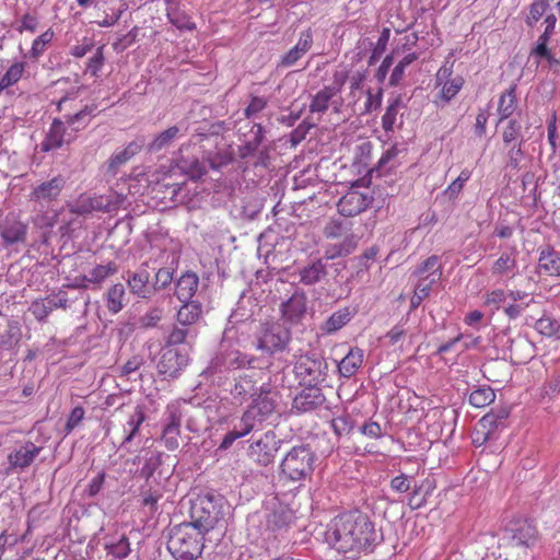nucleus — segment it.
I'll return each instance as SVG.
<instances>
[{
    "label": "nucleus",
    "instance_id": "nucleus-1",
    "mask_svg": "<svg viewBox=\"0 0 560 560\" xmlns=\"http://www.w3.org/2000/svg\"><path fill=\"white\" fill-rule=\"evenodd\" d=\"M377 539L374 524L359 511L336 516L325 532L327 544L339 552H360L370 549Z\"/></svg>",
    "mask_w": 560,
    "mask_h": 560
},
{
    "label": "nucleus",
    "instance_id": "nucleus-2",
    "mask_svg": "<svg viewBox=\"0 0 560 560\" xmlns=\"http://www.w3.org/2000/svg\"><path fill=\"white\" fill-rule=\"evenodd\" d=\"M80 89L68 92L57 102V110L63 113L62 117L54 118L45 139L40 143L43 152H49L70 143L77 137V132L84 129L95 116L97 105L92 103L71 113L72 102L77 100Z\"/></svg>",
    "mask_w": 560,
    "mask_h": 560
},
{
    "label": "nucleus",
    "instance_id": "nucleus-3",
    "mask_svg": "<svg viewBox=\"0 0 560 560\" xmlns=\"http://www.w3.org/2000/svg\"><path fill=\"white\" fill-rule=\"evenodd\" d=\"M225 501L222 495L206 493L198 495L190 506L192 527L200 533L213 529L224 516Z\"/></svg>",
    "mask_w": 560,
    "mask_h": 560
},
{
    "label": "nucleus",
    "instance_id": "nucleus-4",
    "mask_svg": "<svg viewBox=\"0 0 560 560\" xmlns=\"http://www.w3.org/2000/svg\"><path fill=\"white\" fill-rule=\"evenodd\" d=\"M202 535L191 524H179L170 533L167 549L176 560H195L202 552Z\"/></svg>",
    "mask_w": 560,
    "mask_h": 560
},
{
    "label": "nucleus",
    "instance_id": "nucleus-5",
    "mask_svg": "<svg viewBox=\"0 0 560 560\" xmlns=\"http://www.w3.org/2000/svg\"><path fill=\"white\" fill-rule=\"evenodd\" d=\"M315 458L307 445L292 447L280 464L281 478L293 482L306 480L314 470Z\"/></svg>",
    "mask_w": 560,
    "mask_h": 560
},
{
    "label": "nucleus",
    "instance_id": "nucleus-6",
    "mask_svg": "<svg viewBox=\"0 0 560 560\" xmlns=\"http://www.w3.org/2000/svg\"><path fill=\"white\" fill-rule=\"evenodd\" d=\"M257 349L269 354L285 350L291 331L279 322L264 323L257 332Z\"/></svg>",
    "mask_w": 560,
    "mask_h": 560
},
{
    "label": "nucleus",
    "instance_id": "nucleus-7",
    "mask_svg": "<svg viewBox=\"0 0 560 560\" xmlns=\"http://www.w3.org/2000/svg\"><path fill=\"white\" fill-rule=\"evenodd\" d=\"M66 183V177L58 174L50 179L32 184L28 201L32 203L33 209L49 208L52 202L59 199Z\"/></svg>",
    "mask_w": 560,
    "mask_h": 560
},
{
    "label": "nucleus",
    "instance_id": "nucleus-8",
    "mask_svg": "<svg viewBox=\"0 0 560 560\" xmlns=\"http://www.w3.org/2000/svg\"><path fill=\"white\" fill-rule=\"evenodd\" d=\"M327 362L315 353L302 354L295 362V373L301 381L308 384H317L325 380Z\"/></svg>",
    "mask_w": 560,
    "mask_h": 560
},
{
    "label": "nucleus",
    "instance_id": "nucleus-9",
    "mask_svg": "<svg viewBox=\"0 0 560 560\" xmlns=\"http://www.w3.org/2000/svg\"><path fill=\"white\" fill-rule=\"evenodd\" d=\"M154 270L149 261H144L135 271H128L126 282L130 293L142 300L152 299L154 287L151 278Z\"/></svg>",
    "mask_w": 560,
    "mask_h": 560
},
{
    "label": "nucleus",
    "instance_id": "nucleus-10",
    "mask_svg": "<svg viewBox=\"0 0 560 560\" xmlns=\"http://www.w3.org/2000/svg\"><path fill=\"white\" fill-rule=\"evenodd\" d=\"M280 447V440L273 431L265 432L259 439L253 441L248 447V456L260 466H268L275 459Z\"/></svg>",
    "mask_w": 560,
    "mask_h": 560
},
{
    "label": "nucleus",
    "instance_id": "nucleus-11",
    "mask_svg": "<svg viewBox=\"0 0 560 560\" xmlns=\"http://www.w3.org/2000/svg\"><path fill=\"white\" fill-rule=\"evenodd\" d=\"M264 375L265 373L258 370H247L238 374L230 390L233 398L240 402L254 398L259 392V385L264 383Z\"/></svg>",
    "mask_w": 560,
    "mask_h": 560
},
{
    "label": "nucleus",
    "instance_id": "nucleus-12",
    "mask_svg": "<svg viewBox=\"0 0 560 560\" xmlns=\"http://www.w3.org/2000/svg\"><path fill=\"white\" fill-rule=\"evenodd\" d=\"M508 539L514 547L533 548L539 536L536 526L528 520H517L506 528Z\"/></svg>",
    "mask_w": 560,
    "mask_h": 560
},
{
    "label": "nucleus",
    "instance_id": "nucleus-13",
    "mask_svg": "<svg viewBox=\"0 0 560 560\" xmlns=\"http://www.w3.org/2000/svg\"><path fill=\"white\" fill-rule=\"evenodd\" d=\"M42 450V446L35 445L32 441H24L16 444L8 455V472L24 470L30 467Z\"/></svg>",
    "mask_w": 560,
    "mask_h": 560
},
{
    "label": "nucleus",
    "instance_id": "nucleus-14",
    "mask_svg": "<svg viewBox=\"0 0 560 560\" xmlns=\"http://www.w3.org/2000/svg\"><path fill=\"white\" fill-rule=\"evenodd\" d=\"M307 308L306 293L295 288L290 298L280 305L282 318L291 324H298L303 318Z\"/></svg>",
    "mask_w": 560,
    "mask_h": 560
},
{
    "label": "nucleus",
    "instance_id": "nucleus-15",
    "mask_svg": "<svg viewBox=\"0 0 560 560\" xmlns=\"http://www.w3.org/2000/svg\"><path fill=\"white\" fill-rule=\"evenodd\" d=\"M373 197L358 190H350L338 202V211L343 217H354L366 210Z\"/></svg>",
    "mask_w": 560,
    "mask_h": 560
},
{
    "label": "nucleus",
    "instance_id": "nucleus-16",
    "mask_svg": "<svg viewBox=\"0 0 560 560\" xmlns=\"http://www.w3.org/2000/svg\"><path fill=\"white\" fill-rule=\"evenodd\" d=\"M313 46V33L308 28L300 34L299 40L291 49L281 56L278 67L290 68L298 63Z\"/></svg>",
    "mask_w": 560,
    "mask_h": 560
},
{
    "label": "nucleus",
    "instance_id": "nucleus-17",
    "mask_svg": "<svg viewBox=\"0 0 560 560\" xmlns=\"http://www.w3.org/2000/svg\"><path fill=\"white\" fill-rule=\"evenodd\" d=\"M325 402V396L317 387H308L296 395L292 402V408L298 412H310Z\"/></svg>",
    "mask_w": 560,
    "mask_h": 560
},
{
    "label": "nucleus",
    "instance_id": "nucleus-18",
    "mask_svg": "<svg viewBox=\"0 0 560 560\" xmlns=\"http://www.w3.org/2000/svg\"><path fill=\"white\" fill-rule=\"evenodd\" d=\"M27 235V225L19 220L7 218L0 223V236L7 246L24 243Z\"/></svg>",
    "mask_w": 560,
    "mask_h": 560
},
{
    "label": "nucleus",
    "instance_id": "nucleus-19",
    "mask_svg": "<svg viewBox=\"0 0 560 560\" xmlns=\"http://www.w3.org/2000/svg\"><path fill=\"white\" fill-rule=\"evenodd\" d=\"M249 406L260 418H262L264 421L273 413L276 409V400L271 396L269 384L261 383L259 385V392L253 398V401Z\"/></svg>",
    "mask_w": 560,
    "mask_h": 560
},
{
    "label": "nucleus",
    "instance_id": "nucleus-20",
    "mask_svg": "<svg viewBox=\"0 0 560 560\" xmlns=\"http://www.w3.org/2000/svg\"><path fill=\"white\" fill-rule=\"evenodd\" d=\"M104 549L110 560H122L131 552L130 542L125 534L106 535L104 537Z\"/></svg>",
    "mask_w": 560,
    "mask_h": 560
},
{
    "label": "nucleus",
    "instance_id": "nucleus-21",
    "mask_svg": "<svg viewBox=\"0 0 560 560\" xmlns=\"http://www.w3.org/2000/svg\"><path fill=\"white\" fill-rule=\"evenodd\" d=\"M144 145L143 140H135L130 142L121 151L115 152L107 162V172L116 175L118 170L126 164L131 158L138 154Z\"/></svg>",
    "mask_w": 560,
    "mask_h": 560
},
{
    "label": "nucleus",
    "instance_id": "nucleus-22",
    "mask_svg": "<svg viewBox=\"0 0 560 560\" xmlns=\"http://www.w3.org/2000/svg\"><path fill=\"white\" fill-rule=\"evenodd\" d=\"M199 285V278L192 271L183 273L175 283V295L180 302L192 300Z\"/></svg>",
    "mask_w": 560,
    "mask_h": 560
},
{
    "label": "nucleus",
    "instance_id": "nucleus-23",
    "mask_svg": "<svg viewBox=\"0 0 560 560\" xmlns=\"http://www.w3.org/2000/svg\"><path fill=\"white\" fill-rule=\"evenodd\" d=\"M182 303L183 305L176 314V320L180 326L194 327L202 317V304L197 300H188Z\"/></svg>",
    "mask_w": 560,
    "mask_h": 560
},
{
    "label": "nucleus",
    "instance_id": "nucleus-24",
    "mask_svg": "<svg viewBox=\"0 0 560 560\" xmlns=\"http://www.w3.org/2000/svg\"><path fill=\"white\" fill-rule=\"evenodd\" d=\"M92 211L113 212L120 208L125 201V196L116 191L106 195L90 196Z\"/></svg>",
    "mask_w": 560,
    "mask_h": 560
},
{
    "label": "nucleus",
    "instance_id": "nucleus-25",
    "mask_svg": "<svg viewBox=\"0 0 560 560\" xmlns=\"http://www.w3.org/2000/svg\"><path fill=\"white\" fill-rule=\"evenodd\" d=\"M363 359V350L358 347L351 348L348 354L338 363V371L340 375L346 378L353 376L361 368Z\"/></svg>",
    "mask_w": 560,
    "mask_h": 560
},
{
    "label": "nucleus",
    "instance_id": "nucleus-26",
    "mask_svg": "<svg viewBox=\"0 0 560 560\" xmlns=\"http://www.w3.org/2000/svg\"><path fill=\"white\" fill-rule=\"evenodd\" d=\"M538 272L545 276H560V253L551 248L541 250Z\"/></svg>",
    "mask_w": 560,
    "mask_h": 560
},
{
    "label": "nucleus",
    "instance_id": "nucleus-27",
    "mask_svg": "<svg viewBox=\"0 0 560 560\" xmlns=\"http://www.w3.org/2000/svg\"><path fill=\"white\" fill-rule=\"evenodd\" d=\"M413 273L421 279H427L429 282H436L442 277V265L440 258L436 255H432L427 258L420 266L416 268Z\"/></svg>",
    "mask_w": 560,
    "mask_h": 560
},
{
    "label": "nucleus",
    "instance_id": "nucleus-28",
    "mask_svg": "<svg viewBox=\"0 0 560 560\" xmlns=\"http://www.w3.org/2000/svg\"><path fill=\"white\" fill-rule=\"evenodd\" d=\"M300 281L305 285H313L325 278L326 266L320 259L314 260L300 270Z\"/></svg>",
    "mask_w": 560,
    "mask_h": 560
},
{
    "label": "nucleus",
    "instance_id": "nucleus-29",
    "mask_svg": "<svg viewBox=\"0 0 560 560\" xmlns=\"http://www.w3.org/2000/svg\"><path fill=\"white\" fill-rule=\"evenodd\" d=\"M336 95H338V88L324 86L313 96L310 104V112L325 113L329 107V103Z\"/></svg>",
    "mask_w": 560,
    "mask_h": 560
},
{
    "label": "nucleus",
    "instance_id": "nucleus-30",
    "mask_svg": "<svg viewBox=\"0 0 560 560\" xmlns=\"http://www.w3.org/2000/svg\"><path fill=\"white\" fill-rule=\"evenodd\" d=\"M516 250L513 253H503L492 265L491 272L493 276H514V271L517 269V261L515 258Z\"/></svg>",
    "mask_w": 560,
    "mask_h": 560
},
{
    "label": "nucleus",
    "instance_id": "nucleus-31",
    "mask_svg": "<svg viewBox=\"0 0 560 560\" xmlns=\"http://www.w3.org/2000/svg\"><path fill=\"white\" fill-rule=\"evenodd\" d=\"M144 420L145 415L142 407L137 406L133 413L130 416L129 420L124 427L125 438L122 440L121 446L130 443L137 436L139 429Z\"/></svg>",
    "mask_w": 560,
    "mask_h": 560
},
{
    "label": "nucleus",
    "instance_id": "nucleus-32",
    "mask_svg": "<svg viewBox=\"0 0 560 560\" xmlns=\"http://www.w3.org/2000/svg\"><path fill=\"white\" fill-rule=\"evenodd\" d=\"M342 237L343 241L340 244L332 245L326 250V257L328 259H332L338 256L349 255L357 247L359 237L355 234L349 233L348 231L345 233Z\"/></svg>",
    "mask_w": 560,
    "mask_h": 560
},
{
    "label": "nucleus",
    "instance_id": "nucleus-33",
    "mask_svg": "<svg viewBox=\"0 0 560 560\" xmlns=\"http://www.w3.org/2000/svg\"><path fill=\"white\" fill-rule=\"evenodd\" d=\"M516 104V85H512L500 96L498 105L500 121L509 118L515 112Z\"/></svg>",
    "mask_w": 560,
    "mask_h": 560
},
{
    "label": "nucleus",
    "instance_id": "nucleus-34",
    "mask_svg": "<svg viewBox=\"0 0 560 560\" xmlns=\"http://www.w3.org/2000/svg\"><path fill=\"white\" fill-rule=\"evenodd\" d=\"M126 290L124 284L116 283L112 285L107 292L106 306L113 314H117L125 306Z\"/></svg>",
    "mask_w": 560,
    "mask_h": 560
},
{
    "label": "nucleus",
    "instance_id": "nucleus-35",
    "mask_svg": "<svg viewBox=\"0 0 560 560\" xmlns=\"http://www.w3.org/2000/svg\"><path fill=\"white\" fill-rule=\"evenodd\" d=\"M510 415V408L509 407H499L497 409H492L490 412L485 415L479 420V425L482 429H490L494 430L498 429L499 425H501L502 421L505 420Z\"/></svg>",
    "mask_w": 560,
    "mask_h": 560
},
{
    "label": "nucleus",
    "instance_id": "nucleus-36",
    "mask_svg": "<svg viewBox=\"0 0 560 560\" xmlns=\"http://www.w3.org/2000/svg\"><path fill=\"white\" fill-rule=\"evenodd\" d=\"M25 71V62L18 61L12 63L3 77L0 79V94L8 88L16 84Z\"/></svg>",
    "mask_w": 560,
    "mask_h": 560
},
{
    "label": "nucleus",
    "instance_id": "nucleus-37",
    "mask_svg": "<svg viewBox=\"0 0 560 560\" xmlns=\"http://www.w3.org/2000/svg\"><path fill=\"white\" fill-rule=\"evenodd\" d=\"M264 422L250 406L243 412L240 421L235 427L246 436Z\"/></svg>",
    "mask_w": 560,
    "mask_h": 560
},
{
    "label": "nucleus",
    "instance_id": "nucleus-38",
    "mask_svg": "<svg viewBox=\"0 0 560 560\" xmlns=\"http://www.w3.org/2000/svg\"><path fill=\"white\" fill-rule=\"evenodd\" d=\"M197 336V330L190 326H175L168 335L167 343L170 346H177L185 342H190Z\"/></svg>",
    "mask_w": 560,
    "mask_h": 560
},
{
    "label": "nucleus",
    "instance_id": "nucleus-39",
    "mask_svg": "<svg viewBox=\"0 0 560 560\" xmlns=\"http://www.w3.org/2000/svg\"><path fill=\"white\" fill-rule=\"evenodd\" d=\"M351 312L348 307L338 310L332 313L325 322L324 330L328 334L335 332L342 328L351 319Z\"/></svg>",
    "mask_w": 560,
    "mask_h": 560
},
{
    "label": "nucleus",
    "instance_id": "nucleus-40",
    "mask_svg": "<svg viewBox=\"0 0 560 560\" xmlns=\"http://www.w3.org/2000/svg\"><path fill=\"white\" fill-rule=\"evenodd\" d=\"M183 410L178 401H173L166 406L162 417L164 428H179L182 427Z\"/></svg>",
    "mask_w": 560,
    "mask_h": 560
},
{
    "label": "nucleus",
    "instance_id": "nucleus-41",
    "mask_svg": "<svg viewBox=\"0 0 560 560\" xmlns=\"http://www.w3.org/2000/svg\"><path fill=\"white\" fill-rule=\"evenodd\" d=\"M178 135L179 128L177 126L167 128L154 138V140L149 144V150L151 152H158L167 148Z\"/></svg>",
    "mask_w": 560,
    "mask_h": 560
},
{
    "label": "nucleus",
    "instance_id": "nucleus-42",
    "mask_svg": "<svg viewBox=\"0 0 560 560\" xmlns=\"http://www.w3.org/2000/svg\"><path fill=\"white\" fill-rule=\"evenodd\" d=\"M118 271V266L114 261H109L106 265H97L90 271L89 277H84V280H88L93 283H100L104 281L107 277L115 275Z\"/></svg>",
    "mask_w": 560,
    "mask_h": 560
},
{
    "label": "nucleus",
    "instance_id": "nucleus-43",
    "mask_svg": "<svg viewBox=\"0 0 560 560\" xmlns=\"http://www.w3.org/2000/svg\"><path fill=\"white\" fill-rule=\"evenodd\" d=\"M495 399V393L490 387H482L472 390L469 395V402L477 408H483Z\"/></svg>",
    "mask_w": 560,
    "mask_h": 560
},
{
    "label": "nucleus",
    "instance_id": "nucleus-44",
    "mask_svg": "<svg viewBox=\"0 0 560 560\" xmlns=\"http://www.w3.org/2000/svg\"><path fill=\"white\" fill-rule=\"evenodd\" d=\"M152 483L144 482L140 488V495L142 504L149 506L151 511H155L158 501L161 499V490L159 487H153Z\"/></svg>",
    "mask_w": 560,
    "mask_h": 560
},
{
    "label": "nucleus",
    "instance_id": "nucleus-45",
    "mask_svg": "<svg viewBox=\"0 0 560 560\" xmlns=\"http://www.w3.org/2000/svg\"><path fill=\"white\" fill-rule=\"evenodd\" d=\"M402 107L400 97H396L387 106L385 114L382 117V127L386 132L393 131L396 122L399 108Z\"/></svg>",
    "mask_w": 560,
    "mask_h": 560
},
{
    "label": "nucleus",
    "instance_id": "nucleus-46",
    "mask_svg": "<svg viewBox=\"0 0 560 560\" xmlns=\"http://www.w3.org/2000/svg\"><path fill=\"white\" fill-rule=\"evenodd\" d=\"M418 58L419 55L417 52L407 54L394 68L389 78V84L398 85L405 75L406 68L415 62Z\"/></svg>",
    "mask_w": 560,
    "mask_h": 560
},
{
    "label": "nucleus",
    "instance_id": "nucleus-47",
    "mask_svg": "<svg viewBox=\"0 0 560 560\" xmlns=\"http://www.w3.org/2000/svg\"><path fill=\"white\" fill-rule=\"evenodd\" d=\"M167 18L170 22L178 30L191 31L196 26L195 23L191 21L190 16H188L185 12L178 9L168 10Z\"/></svg>",
    "mask_w": 560,
    "mask_h": 560
},
{
    "label": "nucleus",
    "instance_id": "nucleus-48",
    "mask_svg": "<svg viewBox=\"0 0 560 560\" xmlns=\"http://www.w3.org/2000/svg\"><path fill=\"white\" fill-rule=\"evenodd\" d=\"M36 214L33 218V223L40 229H49L56 224L57 213L49 210V208L44 209H33Z\"/></svg>",
    "mask_w": 560,
    "mask_h": 560
},
{
    "label": "nucleus",
    "instance_id": "nucleus-49",
    "mask_svg": "<svg viewBox=\"0 0 560 560\" xmlns=\"http://www.w3.org/2000/svg\"><path fill=\"white\" fill-rule=\"evenodd\" d=\"M535 328L539 334L552 337L559 332L560 324L549 316H542L536 322Z\"/></svg>",
    "mask_w": 560,
    "mask_h": 560
},
{
    "label": "nucleus",
    "instance_id": "nucleus-50",
    "mask_svg": "<svg viewBox=\"0 0 560 560\" xmlns=\"http://www.w3.org/2000/svg\"><path fill=\"white\" fill-rule=\"evenodd\" d=\"M54 38V32L49 28L45 31L42 35L33 40L31 48V57L37 59L39 56L44 54L46 50L47 44H49Z\"/></svg>",
    "mask_w": 560,
    "mask_h": 560
},
{
    "label": "nucleus",
    "instance_id": "nucleus-51",
    "mask_svg": "<svg viewBox=\"0 0 560 560\" xmlns=\"http://www.w3.org/2000/svg\"><path fill=\"white\" fill-rule=\"evenodd\" d=\"M549 8V0H535L529 7V13L526 16V23L533 26L546 13Z\"/></svg>",
    "mask_w": 560,
    "mask_h": 560
},
{
    "label": "nucleus",
    "instance_id": "nucleus-52",
    "mask_svg": "<svg viewBox=\"0 0 560 560\" xmlns=\"http://www.w3.org/2000/svg\"><path fill=\"white\" fill-rule=\"evenodd\" d=\"M154 280L152 284L154 287V294L158 291L166 289L173 281V271L168 268H159L153 271Z\"/></svg>",
    "mask_w": 560,
    "mask_h": 560
},
{
    "label": "nucleus",
    "instance_id": "nucleus-53",
    "mask_svg": "<svg viewBox=\"0 0 560 560\" xmlns=\"http://www.w3.org/2000/svg\"><path fill=\"white\" fill-rule=\"evenodd\" d=\"M161 465V455L159 453H151L140 469V476L145 479V482H153L151 477Z\"/></svg>",
    "mask_w": 560,
    "mask_h": 560
},
{
    "label": "nucleus",
    "instance_id": "nucleus-54",
    "mask_svg": "<svg viewBox=\"0 0 560 560\" xmlns=\"http://www.w3.org/2000/svg\"><path fill=\"white\" fill-rule=\"evenodd\" d=\"M431 285L432 282L427 281V279L419 280L418 284L416 285L413 296L410 300L411 310L419 307L421 302L429 296Z\"/></svg>",
    "mask_w": 560,
    "mask_h": 560
},
{
    "label": "nucleus",
    "instance_id": "nucleus-55",
    "mask_svg": "<svg viewBox=\"0 0 560 560\" xmlns=\"http://www.w3.org/2000/svg\"><path fill=\"white\" fill-rule=\"evenodd\" d=\"M522 125L517 119H510L506 127L502 131V140L509 145L521 138Z\"/></svg>",
    "mask_w": 560,
    "mask_h": 560
},
{
    "label": "nucleus",
    "instance_id": "nucleus-56",
    "mask_svg": "<svg viewBox=\"0 0 560 560\" xmlns=\"http://www.w3.org/2000/svg\"><path fill=\"white\" fill-rule=\"evenodd\" d=\"M180 429L179 428H164L162 430L161 440L168 451H175L179 447Z\"/></svg>",
    "mask_w": 560,
    "mask_h": 560
},
{
    "label": "nucleus",
    "instance_id": "nucleus-57",
    "mask_svg": "<svg viewBox=\"0 0 560 560\" xmlns=\"http://www.w3.org/2000/svg\"><path fill=\"white\" fill-rule=\"evenodd\" d=\"M471 172L467 168L463 170L458 177L453 180L445 190L450 199L456 198L462 191L466 182L470 178Z\"/></svg>",
    "mask_w": 560,
    "mask_h": 560
},
{
    "label": "nucleus",
    "instance_id": "nucleus-58",
    "mask_svg": "<svg viewBox=\"0 0 560 560\" xmlns=\"http://www.w3.org/2000/svg\"><path fill=\"white\" fill-rule=\"evenodd\" d=\"M46 299H39L32 302L28 311L38 322H45L51 313V306L47 304Z\"/></svg>",
    "mask_w": 560,
    "mask_h": 560
},
{
    "label": "nucleus",
    "instance_id": "nucleus-59",
    "mask_svg": "<svg viewBox=\"0 0 560 560\" xmlns=\"http://www.w3.org/2000/svg\"><path fill=\"white\" fill-rule=\"evenodd\" d=\"M464 79L462 77H456L452 79L451 81H446L443 84L442 91H441V97L445 102H450L463 88Z\"/></svg>",
    "mask_w": 560,
    "mask_h": 560
},
{
    "label": "nucleus",
    "instance_id": "nucleus-60",
    "mask_svg": "<svg viewBox=\"0 0 560 560\" xmlns=\"http://www.w3.org/2000/svg\"><path fill=\"white\" fill-rule=\"evenodd\" d=\"M180 167L192 179H198L207 173L206 166L198 159H194L190 162L183 161Z\"/></svg>",
    "mask_w": 560,
    "mask_h": 560
},
{
    "label": "nucleus",
    "instance_id": "nucleus-61",
    "mask_svg": "<svg viewBox=\"0 0 560 560\" xmlns=\"http://www.w3.org/2000/svg\"><path fill=\"white\" fill-rule=\"evenodd\" d=\"M349 229L347 224L342 221L331 220L324 228V235L327 238H338L342 237Z\"/></svg>",
    "mask_w": 560,
    "mask_h": 560
},
{
    "label": "nucleus",
    "instance_id": "nucleus-62",
    "mask_svg": "<svg viewBox=\"0 0 560 560\" xmlns=\"http://www.w3.org/2000/svg\"><path fill=\"white\" fill-rule=\"evenodd\" d=\"M206 159L213 170H220L232 162V155L229 152H209Z\"/></svg>",
    "mask_w": 560,
    "mask_h": 560
},
{
    "label": "nucleus",
    "instance_id": "nucleus-63",
    "mask_svg": "<svg viewBox=\"0 0 560 560\" xmlns=\"http://www.w3.org/2000/svg\"><path fill=\"white\" fill-rule=\"evenodd\" d=\"M506 293L502 289H495L488 292L485 296V305L498 311L501 304L506 300Z\"/></svg>",
    "mask_w": 560,
    "mask_h": 560
},
{
    "label": "nucleus",
    "instance_id": "nucleus-64",
    "mask_svg": "<svg viewBox=\"0 0 560 560\" xmlns=\"http://www.w3.org/2000/svg\"><path fill=\"white\" fill-rule=\"evenodd\" d=\"M69 208L71 213L78 215H85L93 212L89 195H81Z\"/></svg>",
    "mask_w": 560,
    "mask_h": 560
}]
</instances>
